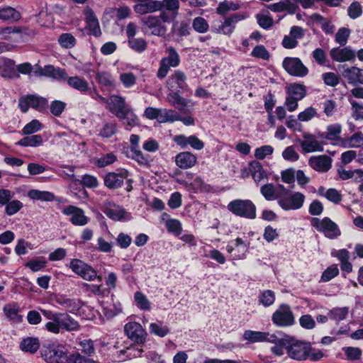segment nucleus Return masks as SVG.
Returning <instances> with one entry per match:
<instances>
[{
	"label": "nucleus",
	"instance_id": "1",
	"mask_svg": "<svg viewBox=\"0 0 363 363\" xmlns=\"http://www.w3.org/2000/svg\"><path fill=\"white\" fill-rule=\"evenodd\" d=\"M40 312L50 320L45 325V329L50 333L59 334L61 330L73 332L80 329L78 321L67 313L54 312L45 309H40Z\"/></svg>",
	"mask_w": 363,
	"mask_h": 363
},
{
	"label": "nucleus",
	"instance_id": "2",
	"mask_svg": "<svg viewBox=\"0 0 363 363\" xmlns=\"http://www.w3.org/2000/svg\"><path fill=\"white\" fill-rule=\"evenodd\" d=\"M286 350L288 356L296 361L309 359L315 362L325 356L322 350L314 348L310 342L302 340H294L289 342L286 345Z\"/></svg>",
	"mask_w": 363,
	"mask_h": 363
},
{
	"label": "nucleus",
	"instance_id": "3",
	"mask_svg": "<svg viewBox=\"0 0 363 363\" xmlns=\"http://www.w3.org/2000/svg\"><path fill=\"white\" fill-rule=\"evenodd\" d=\"M171 21V17L167 12H161L158 16L148 15L140 19L143 29L148 31L152 35L162 37L167 31L166 23Z\"/></svg>",
	"mask_w": 363,
	"mask_h": 363
},
{
	"label": "nucleus",
	"instance_id": "4",
	"mask_svg": "<svg viewBox=\"0 0 363 363\" xmlns=\"http://www.w3.org/2000/svg\"><path fill=\"white\" fill-rule=\"evenodd\" d=\"M279 189L282 194L278 200V204L283 210H298L303 207L306 199L303 194L298 191L289 194L281 184H279Z\"/></svg>",
	"mask_w": 363,
	"mask_h": 363
},
{
	"label": "nucleus",
	"instance_id": "5",
	"mask_svg": "<svg viewBox=\"0 0 363 363\" xmlns=\"http://www.w3.org/2000/svg\"><path fill=\"white\" fill-rule=\"evenodd\" d=\"M41 354L47 363H69V355L62 345L48 344L44 345Z\"/></svg>",
	"mask_w": 363,
	"mask_h": 363
},
{
	"label": "nucleus",
	"instance_id": "6",
	"mask_svg": "<svg viewBox=\"0 0 363 363\" xmlns=\"http://www.w3.org/2000/svg\"><path fill=\"white\" fill-rule=\"evenodd\" d=\"M228 209L238 216L248 219H255L257 216L256 206L249 199L233 200L228 204Z\"/></svg>",
	"mask_w": 363,
	"mask_h": 363
},
{
	"label": "nucleus",
	"instance_id": "7",
	"mask_svg": "<svg viewBox=\"0 0 363 363\" xmlns=\"http://www.w3.org/2000/svg\"><path fill=\"white\" fill-rule=\"evenodd\" d=\"M272 321L279 328L292 326L295 323V317L291 306L287 303L279 305L272 315Z\"/></svg>",
	"mask_w": 363,
	"mask_h": 363
},
{
	"label": "nucleus",
	"instance_id": "8",
	"mask_svg": "<svg viewBox=\"0 0 363 363\" xmlns=\"http://www.w3.org/2000/svg\"><path fill=\"white\" fill-rule=\"evenodd\" d=\"M249 17L247 12H239L233 13L224 18L218 26L212 28V30L218 34L230 36L234 32L236 24Z\"/></svg>",
	"mask_w": 363,
	"mask_h": 363
},
{
	"label": "nucleus",
	"instance_id": "9",
	"mask_svg": "<svg viewBox=\"0 0 363 363\" xmlns=\"http://www.w3.org/2000/svg\"><path fill=\"white\" fill-rule=\"evenodd\" d=\"M311 225L329 239H335L341 235L338 225L328 217L322 219L313 218Z\"/></svg>",
	"mask_w": 363,
	"mask_h": 363
},
{
	"label": "nucleus",
	"instance_id": "10",
	"mask_svg": "<svg viewBox=\"0 0 363 363\" xmlns=\"http://www.w3.org/2000/svg\"><path fill=\"white\" fill-rule=\"evenodd\" d=\"M69 268L73 272L86 281H91L95 279H97L99 281H101V277L97 276L96 271L81 259H72L69 263Z\"/></svg>",
	"mask_w": 363,
	"mask_h": 363
},
{
	"label": "nucleus",
	"instance_id": "11",
	"mask_svg": "<svg viewBox=\"0 0 363 363\" xmlns=\"http://www.w3.org/2000/svg\"><path fill=\"white\" fill-rule=\"evenodd\" d=\"M168 56L162 58L157 76L160 79L164 78L170 67H176L179 65L180 57L176 50L169 47L167 49Z\"/></svg>",
	"mask_w": 363,
	"mask_h": 363
},
{
	"label": "nucleus",
	"instance_id": "12",
	"mask_svg": "<svg viewBox=\"0 0 363 363\" xmlns=\"http://www.w3.org/2000/svg\"><path fill=\"white\" fill-rule=\"evenodd\" d=\"M282 66L291 76L304 77L308 74V69L298 57H285Z\"/></svg>",
	"mask_w": 363,
	"mask_h": 363
},
{
	"label": "nucleus",
	"instance_id": "13",
	"mask_svg": "<svg viewBox=\"0 0 363 363\" xmlns=\"http://www.w3.org/2000/svg\"><path fill=\"white\" fill-rule=\"evenodd\" d=\"M18 106L23 112H26L30 107L38 111H45L48 106V101L45 98L28 95L19 99Z\"/></svg>",
	"mask_w": 363,
	"mask_h": 363
},
{
	"label": "nucleus",
	"instance_id": "14",
	"mask_svg": "<svg viewBox=\"0 0 363 363\" xmlns=\"http://www.w3.org/2000/svg\"><path fill=\"white\" fill-rule=\"evenodd\" d=\"M186 75L181 70H176L167 80V86L169 92L182 90L189 91V87L186 84Z\"/></svg>",
	"mask_w": 363,
	"mask_h": 363
},
{
	"label": "nucleus",
	"instance_id": "15",
	"mask_svg": "<svg viewBox=\"0 0 363 363\" xmlns=\"http://www.w3.org/2000/svg\"><path fill=\"white\" fill-rule=\"evenodd\" d=\"M124 330L128 337L138 344H143L146 340L147 333L137 322H128L125 325Z\"/></svg>",
	"mask_w": 363,
	"mask_h": 363
},
{
	"label": "nucleus",
	"instance_id": "16",
	"mask_svg": "<svg viewBox=\"0 0 363 363\" xmlns=\"http://www.w3.org/2000/svg\"><path fill=\"white\" fill-rule=\"evenodd\" d=\"M62 212L64 215L70 216L69 221L74 225L84 226L89 222V218L85 216L84 211L75 206H67L62 209Z\"/></svg>",
	"mask_w": 363,
	"mask_h": 363
},
{
	"label": "nucleus",
	"instance_id": "17",
	"mask_svg": "<svg viewBox=\"0 0 363 363\" xmlns=\"http://www.w3.org/2000/svg\"><path fill=\"white\" fill-rule=\"evenodd\" d=\"M128 177V172L125 169L117 172H109L104 177V184L108 189H116L120 188L123 182Z\"/></svg>",
	"mask_w": 363,
	"mask_h": 363
},
{
	"label": "nucleus",
	"instance_id": "18",
	"mask_svg": "<svg viewBox=\"0 0 363 363\" xmlns=\"http://www.w3.org/2000/svg\"><path fill=\"white\" fill-rule=\"evenodd\" d=\"M103 211L108 218L114 220H122L129 218V213L123 207L110 201L104 202Z\"/></svg>",
	"mask_w": 363,
	"mask_h": 363
},
{
	"label": "nucleus",
	"instance_id": "19",
	"mask_svg": "<svg viewBox=\"0 0 363 363\" xmlns=\"http://www.w3.org/2000/svg\"><path fill=\"white\" fill-rule=\"evenodd\" d=\"M330 57L335 62H354L356 57V52L350 47H336L330 51Z\"/></svg>",
	"mask_w": 363,
	"mask_h": 363
},
{
	"label": "nucleus",
	"instance_id": "20",
	"mask_svg": "<svg viewBox=\"0 0 363 363\" xmlns=\"http://www.w3.org/2000/svg\"><path fill=\"white\" fill-rule=\"evenodd\" d=\"M298 143L305 152H321L323 150V143L314 135L308 133H304L303 139L298 140Z\"/></svg>",
	"mask_w": 363,
	"mask_h": 363
},
{
	"label": "nucleus",
	"instance_id": "21",
	"mask_svg": "<svg viewBox=\"0 0 363 363\" xmlns=\"http://www.w3.org/2000/svg\"><path fill=\"white\" fill-rule=\"evenodd\" d=\"M84 14L86 23V28L89 31V33L95 37L101 36L102 33L99 22L94 11L89 6H86L84 10Z\"/></svg>",
	"mask_w": 363,
	"mask_h": 363
},
{
	"label": "nucleus",
	"instance_id": "22",
	"mask_svg": "<svg viewBox=\"0 0 363 363\" xmlns=\"http://www.w3.org/2000/svg\"><path fill=\"white\" fill-rule=\"evenodd\" d=\"M55 301L70 313L78 311L82 306L83 303L79 298H69L66 295L57 294L55 296Z\"/></svg>",
	"mask_w": 363,
	"mask_h": 363
},
{
	"label": "nucleus",
	"instance_id": "23",
	"mask_svg": "<svg viewBox=\"0 0 363 363\" xmlns=\"http://www.w3.org/2000/svg\"><path fill=\"white\" fill-rule=\"evenodd\" d=\"M174 141L182 148H186L188 146H190L194 150H201L204 147V143L196 135H176L174 138Z\"/></svg>",
	"mask_w": 363,
	"mask_h": 363
},
{
	"label": "nucleus",
	"instance_id": "24",
	"mask_svg": "<svg viewBox=\"0 0 363 363\" xmlns=\"http://www.w3.org/2000/svg\"><path fill=\"white\" fill-rule=\"evenodd\" d=\"M35 73L39 76L50 77L53 79L60 82H65L67 74L64 69L55 67L51 65H48L43 67L39 68L38 70L35 72Z\"/></svg>",
	"mask_w": 363,
	"mask_h": 363
},
{
	"label": "nucleus",
	"instance_id": "25",
	"mask_svg": "<svg viewBox=\"0 0 363 363\" xmlns=\"http://www.w3.org/2000/svg\"><path fill=\"white\" fill-rule=\"evenodd\" d=\"M267 8L273 12L286 11L289 14H294L299 9L295 0H281L279 2L269 4Z\"/></svg>",
	"mask_w": 363,
	"mask_h": 363
},
{
	"label": "nucleus",
	"instance_id": "26",
	"mask_svg": "<svg viewBox=\"0 0 363 363\" xmlns=\"http://www.w3.org/2000/svg\"><path fill=\"white\" fill-rule=\"evenodd\" d=\"M106 108L116 117L128 108L123 97L111 95L106 103Z\"/></svg>",
	"mask_w": 363,
	"mask_h": 363
},
{
	"label": "nucleus",
	"instance_id": "27",
	"mask_svg": "<svg viewBox=\"0 0 363 363\" xmlns=\"http://www.w3.org/2000/svg\"><path fill=\"white\" fill-rule=\"evenodd\" d=\"M242 338L251 343L260 342H273L275 340L274 334L261 331L247 330L243 333Z\"/></svg>",
	"mask_w": 363,
	"mask_h": 363
},
{
	"label": "nucleus",
	"instance_id": "28",
	"mask_svg": "<svg viewBox=\"0 0 363 363\" xmlns=\"http://www.w3.org/2000/svg\"><path fill=\"white\" fill-rule=\"evenodd\" d=\"M197 163L196 156L191 152H182L175 156V164L182 169L193 167Z\"/></svg>",
	"mask_w": 363,
	"mask_h": 363
},
{
	"label": "nucleus",
	"instance_id": "29",
	"mask_svg": "<svg viewBox=\"0 0 363 363\" xmlns=\"http://www.w3.org/2000/svg\"><path fill=\"white\" fill-rule=\"evenodd\" d=\"M308 164L314 170L325 172L331 167V160L326 155L313 156L309 159Z\"/></svg>",
	"mask_w": 363,
	"mask_h": 363
},
{
	"label": "nucleus",
	"instance_id": "30",
	"mask_svg": "<svg viewBox=\"0 0 363 363\" xmlns=\"http://www.w3.org/2000/svg\"><path fill=\"white\" fill-rule=\"evenodd\" d=\"M65 82H67V85L80 93L86 94L90 91V86L89 82L84 78L77 75L68 77Z\"/></svg>",
	"mask_w": 363,
	"mask_h": 363
},
{
	"label": "nucleus",
	"instance_id": "31",
	"mask_svg": "<svg viewBox=\"0 0 363 363\" xmlns=\"http://www.w3.org/2000/svg\"><path fill=\"white\" fill-rule=\"evenodd\" d=\"M342 76L350 84H363V69L354 66L347 67L343 71Z\"/></svg>",
	"mask_w": 363,
	"mask_h": 363
},
{
	"label": "nucleus",
	"instance_id": "32",
	"mask_svg": "<svg viewBox=\"0 0 363 363\" xmlns=\"http://www.w3.org/2000/svg\"><path fill=\"white\" fill-rule=\"evenodd\" d=\"M0 76L4 78H18L19 74L15 68V62L10 59H2L0 60Z\"/></svg>",
	"mask_w": 363,
	"mask_h": 363
},
{
	"label": "nucleus",
	"instance_id": "33",
	"mask_svg": "<svg viewBox=\"0 0 363 363\" xmlns=\"http://www.w3.org/2000/svg\"><path fill=\"white\" fill-rule=\"evenodd\" d=\"M183 184L184 186L195 193H211L213 191V188L206 183L201 177H196L191 183L184 182Z\"/></svg>",
	"mask_w": 363,
	"mask_h": 363
},
{
	"label": "nucleus",
	"instance_id": "34",
	"mask_svg": "<svg viewBox=\"0 0 363 363\" xmlns=\"http://www.w3.org/2000/svg\"><path fill=\"white\" fill-rule=\"evenodd\" d=\"M167 101L179 111H184L191 102L183 98L179 93V91L169 92L167 96Z\"/></svg>",
	"mask_w": 363,
	"mask_h": 363
},
{
	"label": "nucleus",
	"instance_id": "35",
	"mask_svg": "<svg viewBox=\"0 0 363 363\" xmlns=\"http://www.w3.org/2000/svg\"><path fill=\"white\" fill-rule=\"evenodd\" d=\"M3 311L10 321L19 323L23 320V316L19 314L20 307L16 303H9L4 306Z\"/></svg>",
	"mask_w": 363,
	"mask_h": 363
},
{
	"label": "nucleus",
	"instance_id": "36",
	"mask_svg": "<svg viewBox=\"0 0 363 363\" xmlns=\"http://www.w3.org/2000/svg\"><path fill=\"white\" fill-rule=\"evenodd\" d=\"M126 129H130L138 125V118L129 107L117 116Z\"/></svg>",
	"mask_w": 363,
	"mask_h": 363
},
{
	"label": "nucleus",
	"instance_id": "37",
	"mask_svg": "<svg viewBox=\"0 0 363 363\" xmlns=\"http://www.w3.org/2000/svg\"><path fill=\"white\" fill-rule=\"evenodd\" d=\"M96 80L99 85L113 90L116 88V82L111 73L108 72H96Z\"/></svg>",
	"mask_w": 363,
	"mask_h": 363
},
{
	"label": "nucleus",
	"instance_id": "38",
	"mask_svg": "<svg viewBox=\"0 0 363 363\" xmlns=\"http://www.w3.org/2000/svg\"><path fill=\"white\" fill-rule=\"evenodd\" d=\"M179 0H161L157 1V11L172 13L174 16L179 9Z\"/></svg>",
	"mask_w": 363,
	"mask_h": 363
},
{
	"label": "nucleus",
	"instance_id": "39",
	"mask_svg": "<svg viewBox=\"0 0 363 363\" xmlns=\"http://www.w3.org/2000/svg\"><path fill=\"white\" fill-rule=\"evenodd\" d=\"M260 192L264 199L267 201L279 199L281 196V191L279 189V185L276 187L272 184L263 185L260 189Z\"/></svg>",
	"mask_w": 363,
	"mask_h": 363
},
{
	"label": "nucleus",
	"instance_id": "40",
	"mask_svg": "<svg viewBox=\"0 0 363 363\" xmlns=\"http://www.w3.org/2000/svg\"><path fill=\"white\" fill-rule=\"evenodd\" d=\"M342 145L345 148H363V133L360 131L354 133L343 140Z\"/></svg>",
	"mask_w": 363,
	"mask_h": 363
},
{
	"label": "nucleus",
	"instance_id": "41",
	"mask_svg": "<svg viewBox=\"0 0 363 363\" xmlns=\"http://www.w3.org/2000/svg\"><path fill=\"white\" fill-rule=\"evenodd\" d=\"M249 171L256 183H259L267 178V173L258 161H252L249 164Z\"/></svg>",
	"mask_w": 363,
	"mask_h": 363
},
{
	"label": "nucleus",
	"instance_id": "42",
	"mask_svg": "<svg viewBox=\"0 0 363 363\" xmlns=\"http://www.w3.org/2000/svg\"><path fill=\"white\" fill-rule=\"evenodd\" d=\"M40 347V342L37 337H28L23 339L20 343V348L21 350L35 353Z\"/></svg>",
	"mask_w": 363,
	"mask_h": 363
},
{
	"label": "nucleus",
	"instance_id": "43",
	"mask_svg": "<svg viewBox=\"0 0 363 363\" xmlns=\"http://www.w3.org/2000/svg\"><path fill=\"white\" fill-rule=\"evenodd\" d=\"M28 196L30 199L41 201H52L55 198V195L52 192L38 189H31L28 191Z\"/></svg>",
	"mask_w": 363,
	"mask_h": 363
},
{
	"label": "nucleus",
	"instance_id": "44",
	"mask_svg": "<svg viewBox=\"0 0 363 363\" xmlns=\"http://www.w3.org/2000/svg\"><path fill=\"white\" fill-rule=\"evenodd\" d=\"M43 143L40 135H32L23 138L16 143V145L22 147H38Z\"/></svg>",
	"mask_w": 363,
	"mask_h": 363
},
{
	"label": "nucleus",
	"instance_id": "45",
	"mask_svg": "<svg viewBox=\"0 0 363 363\" xmlns=\"http://www.w3.org/2000/svg\"><path fill=\"white\" fill-rule=\"evenodd\" d=\"M240 4L238 2L232 1H223L220 2L216 8L218 14L225 16L230 11H235L240 9Z\"/></svg>",
	"mask_w": 363,
	"mask_h": 363
},
{
	"label": "nucleus",
	"instance_id": "46",
	"mask_svg": "<svg viewBox=\"0 0 363 363\" xmlns=\"http://www.w3.org/2000/svg\"><path fill=\"white\" fill-rule=\"evenodd\" d=\"M342 125L340 123H334L327 126L325 138L330 141H340Z\"/></svg>",
	"mask_w": 363,
	"mask_h": 363
},
{
	"label": "nucleus",
	"instance_id": "47",
	"mask_svg": "<svg viewBox=\"0 0 363 363\" xmlns=\"http://www.w3.org/2000/svg\"><path fill=\"white\" fill-rule=\"evenodd\" d=\"M248 246L249 244L244 242L241 238H237L235 240V244L234 246L231 245H228L226 247V250L228 253L231 254L235 247H240V251L242 252V255H238L234 257V259H243L245 257V255L248 250Z\"/></svg>",
	"mask_w": 363,
	"mask_h": 363
},
{
	"label": "nucleus",
	"instance_id": "48",
	"mask_svg": "<svg viewBox=\"0 0 363 363\" xmlns=\"http://www.w3.org/2000/svg\"><path fill=\"white\" fill-rule=\"evenodd\" d=\"M349 313L348 307L334 308L328 312V317L330 320L340 322L345 320Z\"/></svg>",
	"mask_w": 363,
	"mask_h": 363
},
{
	"label": "nucleus",
	"instance_id": "49",
	"mask_svg": "<svg viewBox=\"0 0 363 363\" xmlns=\"http://www.w3.org/2000/svg\"><path fill=\"white\" fill-rule=\"evenodd\" d=\"M20 13L15 9L7 6L0 8V19L4 21H18L20 19Z\"/></svg>",
	"mask_w": 363,
	"mask_h": 363
},
{
	"label": "nucleus",
	"instance_id": "50",
	"mask_svg": "<svg viewBox=\"0 0 363 363\" xmlns=\"http://www.w3.org/2000/svg\"><path fill=\"white\" fill-rule=\"evenodd\" d=\"M275 301V294L272 290H264L258 296V302L264 307H269Z\"/></svg>",
	"mask_w": 363,
	"mask_h": 363
},
{
	"label": "nucleus",
	"instance_id": "51",
	"mask_svg": "<svg viewBox=\"0 0 363 363\" xmlns=\"http://www.w3.org/2000/svg\"><path fill=\"white\" fill-rule=\"evenodd\" d=\"M127 156L136 161L140 165L148 164V157L145 156L140 149L130 148L127 151Z\"/></svg>",
	"mask_w": 363,
	"mask_h": 363
},
{
	"label": "nucleus",
	"instance_id": "52",
	"mask_svg": "<svg viewBox=\"0 0 363 363\" xmlns=\"http://www.w3.org/2000/svg\"><path fill=\"white\" fill-rule=\"evenodd\" d=\"M287 94L288 96L300 101L306 96L305 86L300 84H292L289 87Z\"/></svg>",
	"mask_w": 363,
	"mask_h": 363
},
{
	"label": "nucleus",
	"instance_id": "53",
	"mask_svg": "<svg viewBox=\"0 0 363 363\" xmlns=\"http://www.w3.org/2000/svg\"><path fill=\"white\" fill-rule=\"evenodd\" d=\"M178 113L172 109L160 108L158 121L160 123L177 121Z\"/></svg>",
	"mask_w": 363,
	"mask_h": 363
},
{
	"label": "nucleus",
	"instance_id": "54",
	"mask_svg": "<svg viewBox=\"0 0 363 363\" xmlns=\"http://www.w3.org/2000/svg\"><path fill=\"white\" fill-rule=\"evenodd\" d=\"M274 337L275 340L271 342L274 343V345L271 347V351L276 356H281L284 354L286 345H288L289 342L286 339L277 337L274 334Z\"/></svg>",
	"mask_w": 363,
	"mask_h": 363
},
{
	"label": "nucleus",
	"instance_id": "55",
	"mask_svg": "<svg viewBox=\"0 0 363 363\" xmlns=\"http://www.w3.org/2000/svg\"><path fill=\"white\" fill-rule=\"evenodd\" d=\"M134 299L136 306L143 311H150L151 308V303L147 296L140 291H136L134 294Z\"/></svg>",
	"mask_w": 363,
	"mask_h": 363
},
{
	"label": "nucleus",
	"instance_id": "56",
	"mask_svg": "<svg viewBox=\"0 0 363 363\" xmlns=\"http://www.w3.org/2000/svg\"><path fill=\"white\" fill-rule=\"evenodd\" d=\"M116 156L113 153L109 152L101 155L100 157L96 158L94 164L98 167L102 168L108 165L112 164L116 161Z\"/></svg>",
	"mask_w": 363,
	"mask_h": 363
},
{
	"label": "nucleus",
	"instance_id": "57",
	"mask_svg": "<svg viewBox=\"0 0 363 363\" xmlns=\"http://www.w3.org/2000/svg\"><path fill=\"white\" fill-rule=\"evenodd\" d=\"M255 18L258 25L263 29L267 30L273 26L274 20L269 14L259 13L256 14Z\"/></svg>",
	"mask_w": 363,
	"mask_h": 363
},
{
	"label": "nucleus",
	"instance_id": "58",
	"mask_svg": "<svg viewBox=\"0 0 363 363\" xmlns=\"http://www.w3.org/2000/svg\"><path fill=\"white\" fill-rule=\"evenodd\" d=\"M119 79L125 88H130L136 84L137 77L132 72H123L120 74Z\"/></svg>",
	"mask_w": 363,
	"mask_h": 363
},
{
	"label": "nucleus",
	"instance_id": "59",
	"mask_svg": "<svg viewBox=\"0 0 363 363\" xmlns=\"http://www.w3.org/2000/svg\"><path fill=\"white\" fill-rule=\"evenodd\" d=\"M59 44L65 48H72L76 44L75 38L70 33H62L58 38Z\"/></svg>",
	"mask_w": 363,
	"mask_h": 363
},
{
	"label": "nucleus",
	"instance_id": "60",
	"mask_svg": "<svg viewBox=\"0 0 363 363\" xmlns=\"http://www.w3.org/2000/svg\"><path fill=\"white\" fill-rule=\"evenodd\" d=\"M128 45L132 50L138 52H143L147 48V42L142 38H134L129 40Z\"/></svg>",
	"mask_w": 363,
	"mask_h": 363
},
{
	"label": "nucleus",
	"instance_id": "61",
	"mask_svg": "<svg viewBox=\"0 0 363 363\" xmlns=\"http://www.w3.org/2000/svg\"><path fill=\"white\" fill-rule=\"evenodd\" d=\"M315 117H318V113L313 107H308L298 114V119L301 122H308Z\"/></svg>",
	"mask_w": 363,
	"mask_h": 363
},
{
	"label": "nucleus",
	"instance_id": "62",
	"mask_svg": "<svg viewBox=\"0 0 363 363\" xmlns=\"http://www.w3.org/2000/svg\"><path fill=\"white\" fill-rule=\"evenodd\" d=\"M192 27L199 33H206L209 28L208 22L202 17L195 18L192 22Z\"/></svg>",
	"mask_w": 363,
	"mask_h": 363
},
{
	"label": "nucleus",
	"instance_id": "63",
	"mask_svg": "<svg viewBox=\"0 0 363 363\" xmlns=\"http://www.w3.org/2000/svg\"><path fill=\"white\" fill-rule=\"evenodd\" d=\"M150 331L155 335L163 337L169 333V330L167 326L162 323H152L150 325Z\"/></svg>",
	"mask_w": 363,
	"mask_h": 363
},
{
	"label": "nucleus",
	"instance_id": "64",
	"mask_svg": "<svg viewBox=\"0 0 363 363\" xmlns=\"http://www.w3.org/2000/svg\"><path fill=\"white\" fill-rule=\"evenodd\" d=\"M348 101L352 106V117L356 120L363 119V106L348 96Z\"/></svg>",
	"mask_w": 363,
	"mask_h": 363
}]
</instances>
